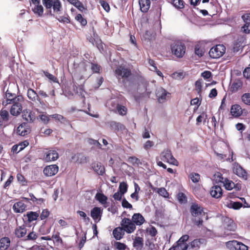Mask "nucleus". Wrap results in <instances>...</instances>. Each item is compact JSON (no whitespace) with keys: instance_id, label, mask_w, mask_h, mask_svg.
I'll return each mask as SVG.
<instances>
[{"instance_id":"72a5a7b5","label":"nucleus","mask_w":250,"mask_h":250,"mask_svg":"<svg viewBox=\"0 0 250 250\" xmlns=\"http://www.w3.org/2000/svg\"><path fill=\"white\" fill-rule=\"evenodd\" d=\"M10 240L8 237L0 239V250H7L10 245Z\"/></svg>"},{"instance_id":"a878e982","label":"nucleus","mask_w":250,"mask_h":250,"mask_svg":"<svg viewBox=\"0 0 250 250\" xmlns=\"http://www.w3.org/2000/svg\"><path fill=\"white\" fill-rule=\"evenodd\" d=\"M95 199L102 204L105 208L108 206L107 197L103 193L98 192L95 196Z\"/></svg>"},{"instance_id":"5701e85b","label":"nucleus","mask_w":250,"mask_h":250,"mask_svg":"<svg viewBox=\"0 0 250 250\" xmlns=\"http://www.w3.org/2000/svg\"><path fill=\"white\" fill-rule=\"evenodd\" d=\"M27 232V229L24 225L17 227L14 231L15 236L18 238H21L25 236Z\"/></svg>"},{"instance_id":"052dcab7","label":"nucleus","mask_w":250,"mask_h":250,"mask_svg":"<svg viewBox=\"0 0 250 250\" xmlns=\"http://www.w3.org/2000/svg\"><path fill=\"white\" fill-rule=\"evenodd\" d=\"M18 181L21 183L22 185L25 186L27 185V182L26 181L25 177L21 173H18L17 175Z\"/></svg>"},{"instance_id":"423d86ee","label":"nucleus","mask_w":250,"mask_h":250,"mask_svg":"<svg viewBox=\"0 0 250 250\" xmlns=\"http://www.w3.org/2000/svg\"><path fill=\"white\" fill-rule=\"evenodd\" d=\"M161 160L166 162L170 164L178 166L179 163L177 160L173 156L171 151L169 149L164 150L160 155Z\"/></svg>"},{"instance_id":"1a4fd4ad","label":"nucleus","mask_w":250,"mask_h":250,"mask_svg":"<svg viewBox=\"0 0 250 250\" xmlns=\"http://www.w3.org/2000/svg\"><path fill=\"white\" fill-rule=\"evenodd\" d=\"M11 118L8 111L1 109L0 111V127L7 125Z\"/></svg>"},{"instance_id":"f257e3e1","label":"nucleus","mask_w":250,"mask_h":250,"mask_svg":"<svg viewBox=\"0 0 250 250\" xmlns=\"http://www.w3.org/2000/svg\"><path fill=\"white\" fill-rule=\"evenodd\" d=\"M42 2L46 10L49 11L50 14L54 17L60 15L63 10L60 0H42Z\"/></svg>"},{"instance_id":"2f4dec72","label":"nucleus","mask_w":250,"mask_h":250,"mask_svg":"<svg viewBox=\"0 0 250 250\" xmlns=\"http://www.w3.org/2000/svg\"><path fill=\"white\" fill-rule=\"evenodd\" d=\"M151 0H139L140 10L142 12L146 13L149 10L150 6Z\"/></svg>"},{"instance_id":"8fccbe9b","label":"nucleus","mask_w":250,"mask_h":250,"mask_svg":"<svg viewBox=\"0 0 250 250\" xmlns=\"http://www.w3.org/2000/svg\"><path fill=\"white\" fill-rule=\"evenodd\" d=\"M214 179L217 183H221L223 184L224 183L225 181H226L228 178H225L223 176V175L220 172H217L214 174Z\"/></svg>"},{"instance_id":"c756f323","label":"nucleus","mask_w":250,"mask_h":250,"mask_svg":"<svg viewBox=\"0 0 250 250\" xmlns=\"http://www.w3.org/2000/svg\"><path fill=\"white\" fill-rule=\"evenodd\" d=\"M116 105L115 107L111 108V110L115 112H118L121 115H125L127 112V108L125 106L119 104L118 103H114Z\"/></svg>"},{"instance_id":"de8ad7c7","label":"nucleus","mask_w":250,"mask_h":250,"mask_svg":"<svg viewBox=\"0 0 250 250\" xmlns=\"http://www.w3.org/2000/svg\"><path fill=\"white\" fill-rule=\"evenodd\" d=\"M243 207V204L240 202L230 201L228 205V207L235 210L239 209Z\"/></svg>"},{"instance_id":"13d9d810","label":"nucleus","mask_w":250,"mask_h":250,"mask_svg":"<svg viewBox=\"0 0 250 250\" xmlns=\"http://www.w3.org/2000/svg\"><path fill=\"white\" fill-rule=\"evenodd\" d=\"M99 3L106 12H109L110 10V6L107 2L104 0H99Z\"/></svg>"},{"instance_id":"6e6d98bb","label":"nucleus","mask_w":250,"mask_h":250,"mask_svg":"<svg viewBox=\"0 0 250 250\" xmlns=\"http://www.w3.org/2000/svg\"><path fill=\"white\" fill-rule=\"evenodd\" d=\"M127 162L133 165H139L140 164H141L140 160L135 156L129 157L127 160Z\"/></svg>"},{"instance_id":"ddd939ff","label":"nucleus","mask_w":250,"mask_h":250,"mask_svg":"<svg viewBox=\"0 0 250 250\" xmlns=\"http://www.w3.org/2000/svg\"><path fill=\"white\" fill-rule=\"evenodd\" d=\"M223 185L225 189L228 190H231L234 188L235 191H238L240 190L241 189V184L238 183L235 184L233 182L229 180L228 178L225 181V182Z\"/></svg>"},{"instance_id":"cd10ccee","label":"nucleus","mask_w":250,"mask_h":250,"mask_svg":"<svg viewBox=\"0 0 250 250\" xmlns=\"http://www.w3.org/2000/svg\"><path fill=\"white\" fill-rule=\"evenodd\" d=\"M59 158L58 153L55 150H50L47 152L44 159L47 162L56 160Z\"/></svg>"},{"instance_id":"4c0bfd02","label":"nucleus","mask_w":250,"mask_h":250,"mask_svg":"<svg viewBox=\"0 0 250 250\" xmlns=\"http://www.w3.org/2000/svg\"><path fill=\"white\" fill-rule=\"evenodd\" d=\"M32 10L34 13L39 17H42L43 15L44 8L41 3L34 5Z\"/></svg>"},{"instance_id":"f3484780","label":"nucleus","mask_w":250,"mask_h":250,"mask_svg":"<svg viewBox=\"0 0 250 250\" xmlns=\"http://www.w3.org/2000/svg\"><path fill=\"white\" fill-rule=\"evenodd\" d=\"M92 169L99 175H103L105 173V167L103 165L99 162H93L91 165Z\"/></svg>"},{"instance_id":"864d4df0","label":"nucleus","mask_w":250,"mask_h":250,"mask_svg":"<svg viewBox=\"0 0 250 250\" xmlns=\"http://www.w3.org/2000/svg\"><path fill=\"white\" fill-rule=\"evenodd\" d=\"M189 237V235L187 234L181 236L177 242L181 245L187 246V248H188V245L187 244L186 242L188 240Z\"/></svg>"},{"instance_id":"79ce46f5","label":"nucleus","mask_w":250,"mask_h":250,"mask_svg":"<svg viewBox=\"0 0 250 250\" xmlns=\"http://www.w3.org/2000/svg\"><path fill=\"white\" fill-rule=\"evenodd\" d=\"M26 216L29 222H32L36 220L39 217V214L37 212L29 211L26 214Z\"/></svg>"},{"instance_id":"9d476101","label":"nucleus","mask_w":250,"mask_h":250,"mask_svg":"<svg viewBox=\"0 0 250 250\" xmlns=\"http://www.w3.org/2000/svg\"><path fill=\"white\" fill-rule=\"evenodd\" d=\"M207 240L205 238H200L195 239L188 244V247L193 250H198L202 246H206Z\"/></svg>"},{"instance_id":"a211bd4d","label":"nucleus","mask_w":250,"mask_h":250,"mask_svg":"<svg viewBox=\"0 0 250 250\" xmlns=\"http://www.w3.org/2000/svg\"><path fill=\"white\" fill-rule=\"evenodd\" d=\"M168 93L164 88L159 87L157 89L156 91V95L158 101L160 103H164L167 100V95Z\"/></svg>"},{"instance_id":"09e8293b","label":"nucleus","mask_w":250,"mask_h":250,"mask_svg":"<svg viewBox=\"0 0 250 250\" xmlns=\"http://www.w3.org/2000/svg\"><path fill=\"white\" fill-rule=\"evenodd\" d=\"M188 249L187 246L181 245L176 242L173 246L168 250H187Z\"/></svg>"},{"instance_id":"0eeeda50","label":"nucleus","mask_w":250,"mask_h":250,"mask_svg":"<svg viewBox=\"0 0 250 250\" xmlns=\"http://www.w3.org/2000/svg\"><path fill=\"white\" fill-rule=\"evenodd\" d=\"M121 226L127 233H131L136 229V226L129 218H124L121 222Z\"/></svg>"},{"instance_id":"c9c22d12","label":"nucleus","mask_w":250,"mask_h":250,"mask_svg":"<svg viewBox=\"0 0 250 250\" xmlns=\"http://www.w3.org/2000/svg\"><path fill=\"white\" fill-rule=\"evenodd\" d=\"M246 41V39L242 36L238 37L234 44V49L238 51L240 48L244 47Z\"/></svg>"},{"instance_id":"c85d7f7f","label":"nucleus","mask_w":250,"mask_h":250,"mask_svg":"<svg viewBox=\"0 0 250 250\" xmlns=\"http://www.w3.org/2000/svg\"><path fill=\"white\" fill-rule=\"evenodd\" d=\"M124 229L121 226L115 228L112 232L114 237L117 240H121L125 234Z\"/></svg>"},{"instance_id":"a19ab883","label":"nucleus","mask_w":250,"mask_h":250,"mask_svg":"<svg viewBox=\"0 0 250 250\" xmlns=\"http://www.w3.org/2000/svg\"><path fill=\"white\" fill-rule=\"evenodd\" d=\"M75 20L80 23L82 27H85L87 23V20L81 14H78L75 17Z\"/></svg>"},{"instance_id":"dca6fc26","label":"nucleus","mask_w":250,"mask_h":250,"mask_svg":"<svg viewBox=\"0 0 250 250\" xmlns=\"http://www.w3.org/2000/svg\"><path fill=\"white\" fill-rule=\"evenodd\" d=\"M29 125L26 123L21 124L17 129V133L21 136H25L30 132Z\"/></svg>"},{"instance_id":"338daca9","label":"nucleus","mask_w":250,"mask_h":250,"mask_svg":"<svg viewBox=\"0 0 250 250\" xmlns=\"http://www.w3.org/2000/svg\"><path fill=\"white\" fill-rule=\"evenodd\" d=\"M147 232L149 235L152 237H154L157 234V230L154 227H151L150 228L147 229Z\"/></svg>"},{"instance_id":"a18cd8bd","label":"nucleus","mask_w":250,"mask_h":250,"mask_svg":"<svg viewBox=\"0 0 250 250\" xmlns=\"http://www.w3.org/2000/svg\"><path fill=\"white\" fill-rule=\"evenodd\" d=\"M75 157H77V161L79 163H86L88 161V158H87L82 154L77 153V154H75L74 157H72V159H73Z\"/></svg>"},{"instance_id":"39448f33","label":"nucleus","mask_w":250,"mask_h":250,"mask_svg":"<svg viewBox=\"0 0 250 250\" xmlns=\"http://www.w3.org/2000/svg\"><path fill=\"white\" fill-rule=\"evenodd\" d=\"M226 50V47L223 44H217L210 49L208 54L211 58L218 59L223 56Z\"/></svg>"},{"instance_id":"393cba45","label":"nucleus","mask_w":250,"mask_h":250,"mask_svg":"<svg viewBox=\"0 0 250 250\" xmlns=\"http://www.w3.org/2000/svg\"><path fill=\"white\" fill-rule=\"evenodd\" d=\"M67 1L70 4L73 5L80 11L83 12L87 10L86 6H85L79 0H67Z\"/></svg>"},{"instance_id":"7ed1b4c3","label":"nucleus","mask_w":250,"mask_h":250,"mask_svg":"<svg viewBox=\"0 0 250 250\" xmlns=\"http://www.w3.org/2000/svg\"><path fill=\"white\" fill-rule=\"evenodd\" d=\"M114 73L118 81H122L124 85L128 81L129 78L132 75L130 68L125 65H120L117 66L114 71Z\"/></svg>"},{"instance_id":"37998d69","label":"nucleus","mask_w":250,"mask_h":250,"mask_svg":"<svg viewBox=\"0 0 250 250\" xmlns=\"http://www.w3.org/2000/svg\"><path fill=\"white\" fill-rule=\"evenodd\" d=\"M173 2H170L176 8L178 9H183L185 7V2L183 0H174Z\"/></svg>"},{"instance_id":"3c124183","label":"nucleus","mask_w":250,"mask_h":250,"mask_svg":"<svg viewBox=\"0 0 250 250\" xmlns=\"http://www.w3.org/2000/svg\"><path fill=\"white\" fill-rule=\"evenodd\" d=\"M241 100L244 104L250 106V93L243 94L241 96Z\"/></svg>"},{"instance_id":"e433bc0d","label":"nucleus","mask_w":250,"mask_h":250,"mask_svg":"<svg viewBox=\"0 0 250 250\" xmlns=\"http://www.w3.org/2000/svg\"><path fill=\"white\" fill-rule=\"evenodd\" d=\"M18 102H24V99L22 96L19 95L18 98H14L13 100H3L2 101V105L4 106H6L8 104L13 105L15 104Z\"/></svg>"},{"instance_id":"bf43d9fd","label":"nucleus","mask_w":250,"mask_h":250,"mask_svg":"<svg viewBox=\"0 0 250 250\" xmlns=\"http://www.w3.org/2000/svg\"><path fill=\"white\" fill-rule=\"evenodd\" d=\"M38 237V235L34 231L30 232L26 236L25 240H35Z\"/></svg>"},{"instance_id":"603ef678","label":"nucleus","mask_w":250,"mask_h":250,"mask_svg":"<svg viewBox=\"0 0 250 250\" xmlns=\"http://www.w3.org/2000/svg\"><path fill=\"white\" fill-rule=\"evenodd\" d=\"M189 178L193 183H197L200 180V175L197 173L192 172L189 175Z\"/></svg>"},{"instance_id":"f8f14e48","label":"nucleus","mask_w":250,"mask_h":250,"mask_svg":"<svg viewBox=\"0 0 250 250\" xmlns=\"http://www.w3.org/2000/svg\"><path fill=\"white\" fill-rule=\"evenodd\" d=\"M93 29V37L89 40V42H91L93 45H96L99 50H103L104 47L102 41L96 33L94 27Z\"/></svg>"},{"instance_id":"2eb2a0df","label":"nucleus","mask_w":250,"mask_h":250,"mask_svg":"<svg viewBox=\"0 0 250 250\" xmlns=\"http://www.w3.org/2000/svg\"><path fill=\"white\" fill-rule=\"evenodd\" d=\"M23 103V102H18L16 104L12 105L10 109V114L14 116L19 115L22 112Z\"/></svg>"},{"instance_id":"473e14b6","label":"nucleus","mask_w":250,"mask_h":250,"mask_svg":"<svg viewBox=\"0 0 250 250\" xmlns=\"http://www.w3.org/2000/svg\"><path fill=\"white\" fill-rule=\"evenodd\" d=\"M243 86V82L240 80L234 81L231 84L230 90L232 93H235L241 89Z\"/></svg>"},{"instance_id":"69168bd1","label":"nucleus","mask_w":250,"mask_h":250,"mask_svg":"<svg viewBox=\"0 0 250 250\" xmlns=\"http://www.w3.org/2000/svg\"><path fill=\"white\" fill-rule=\"evenodd\" d=\"M146 245L148 250H157L155 244L150 240H148L146 242Z\"/></svg>"},{"instance_id":"c03bdc74","label":"nucleus","mask_w":250,"mask_h":250,"mask_svg":"<svg viewBox=\"0 0 250 250\" xmlns=\"http://www.w3.org/2000/svg\"><path fill=\"white\" fill-rule=\"evenodd\" d=\"M177 199L181 204H185L188 202V199L186 195L183 192H179L177 195Z\"/></svg>"},{"instance_id":"6ab92c4d","label":"nucleus","mask_w":250,"mask_h":250,"mask_svg":"<svg viewBox=\"0 0 250 250\" xmlns=\"http://www.w3.org/2000/svg\"><path fill=\"white\" fill-rule=\"evenodd\" d=\"M210 194L212 197L216 199H219L221 198L222 196L223 190L221 187L219 186H213L210 188Z\"/></svg>"},{"instance_id":"412c9836","label":"nucleus","mask_w":250,"mask_h":250,"mask_svg":"<svg viewBox=\"0 0 250 250\" xmlns=\"http://www.w3.org/2000/svg\"><path fill=\"white\" fill-rule=\"evenodd\" d=\"M102 213L103 211L100 208L94 207L91 209L90 215L95 222H98L101 220Z\"/></svg>"},{"instance_id":"aec40b11","label":"nucleus","mask_w":250,"mask_h":250,"mask_svg":"<svg viewBox=\"0 0 250 250\" xmlns=\"http://www.w3.org/2000/svg\"><path fill=\"white\" fill-rule=\"evenodd\" d=\"M226 245L229 247L231 246L234 247L235 250H248V247L241 242L236 240L230 241L226 243Z\"/></svg>"},{"instance_id":"20e7f679","label":"nucleus","mask_w":250,"mask_h":250,"mask_svg":"<svg viewBox=\"0 0 250 250\" xmlns=\"http://www.w3.org/2000/svg\"><path fill=\"white\" fill-rule=\"evenodd\" d=\"M170 48L172 54L177 58H181L185 54L186 47L182 42H174L171 45Z\"/></svg>"},{"instance_id":"4d7b16f0","label":"nucleus","mask_w":250,"mask_h":250,"mask_svg":"<svg viewBox=\"0 0 250 250\" xmlns=\"http://www.w3.org/2000/svg\"><path fill=\"white\" fill-rule=\"evenodd\" d=\"M91 69L93 73H99L102 69L101 66L97 63H91Z\"/></svg>"},{"instance_id":"774afa93","label":"nucleus","mask_w":250,"mask_h":250,"mask_svg":"<svg viewBox=\"0 0 250 250\" xmlns=\"http://www.w3.org/2000/svg\"><path fill=\"white\" fill-rule=\"evenodd\" d=\"M242 30L245 33H250V23H245L244 26L242 27Z\"/></svg>"},{"instance_id":"4468645a","label":"nucleus","mask_w":250,"mask_h":250,"mask_svg":"<svg viewBox=\"0 0 250 250\" xmlns=\"http://www.w3.org/2000/svg\"><path fill=\"white\" fill-rule=\"evenodd\" d=\"M59 167L56 165H51L45 167L43 170V173L46 176H52L58 173Z\"/></svg>"},{"instance_id":"9b49d317","label":"nucleus","mask_w":250,"mask_h":250,"mask_svg":"<svg viewBox=\"0 0 250 250\" xmlns=\"http://www.w3.org/2000/svg\"><path fill=\"white\" fill-rule=\"evenodd\" d=\"M22 117L23 120L27 123H33L36 118L35 113L29 109H25L22 112Z\"/></svg>"},{"instance_id":"4be33fe9","label":"nucleus","mask_w":250,"mask_h":250,"mask_svg":"<svg viewBox=\"0 0 250 250\" xmlns=\"http://www.w3.org/2000/svg\"><path fill=\"white\" fill-rule=\"evenodd\" d=\"M27 206L20 201L15 203L13 206V209L15 213H23L26 209Z\"/></svg>"},{"instance_id":"6e6552de","label":"nucleus","mask_w":250,"mask_h":250,"mask_svg":"<svg viewBox=\"0 0 250 250\" xmlns=\"http://www.w3.org/2000/svg\"><path fill=\"white\" fill-rule=\"evenodd\" d=\"M232 166V171L234 174L244 180H246L247 179L248 174L247 171L239 163L234 162Z\"/></svg>"},{"instance_id":"7c9ffc66","label":"nucleus","mask_w":250,"mask_h":250,"mask_svg":"<svg viewBox=\"0 0 250 250\" xmlns=\"http://www.w3.org/2000/svg\"><path fill=\"white\" fill-rule=\"evenodd\" d=\"M133 246L136 250H142L144 247V239L139 236L136 237L133 240Z\"/></svg>"},{"instance_id":"f03ea898","label":"nucleus","mask_w":250,"mask_h":250,"mask_svg":"<svg viewBox=\"0 0 250 250\" xmlns=\"http://www.w3.org/2000/svg\"><path fill=\"white\" fill-rule=\"evenodd\" d=\"M190 212L194 219H192V222L194 225L199 226L203 225V220L200 218V216L204 214V208L196 203H192L189 208Z\"/></svg>"},{"instance_id":"58836bf2","label":"nucleus","mask_w":250,"mask_h":250,"mask_svg":"<svg viewBox=\"0 0 250 250\" xmlns=\"http://www.w3.org/2000/svg\"><path fill=\"white\" fill-rule=\"evenodd\" d=\"M109 125L111 129L115 131H119L120 130H121L125 128V126L123 124L115 121H111L109 122Z\"/></svg>"},{"instance_id":"e2e57ef3","label":"nucleus","mask_w":250,"mask_h":250,"mask_svg":"<svg viewBox=\"0 0 250 250\" xmlns=\"http://www.w3.org/2000/svg\"><path fill=\"white\" fill-rule=\"evenodd\" d=\"M195 88L196 90L197 91L198 94H200L202 91V80L199 79L197 80L195 83Z\"/></svg>"},{"instance_id":"0e129e2a","label":"nucleus","mask_w":250,"mask_h":250,"mask_svg":"<svg viewBox=\"0 0 250 250\" xmlns=\"http://www.w3.org/2000/svg\"><path fill=\"white\" fill-rule=\"evenodd\" d=\"M50 215V211L48 209H44L42 210L41 215L40 218L41 220H43L47 218Z\"/></svg>"},{"instance_id":"680f3d73","label":"nucleus","mask_w":250,"mask_h":250,"mask_svg":"<svg viewBox=\"0 0 250 250\" xmlns=\"http://www.w3.org/2000/svg\"><path fill=\"white\" fill-rule=\"evenodd\" d=\"M18 98V96H17L15 93H12L9 90H7L5 93V97L4 100H13L14 98Z\"/></svg>"},{"instance_id":"b1692460","label":"nucleus","mask_w":250,"mask_h":250,"mask_svg":"<svg viewBox=\"0 0 250 250\" xmlns=\"http://www.w3.org/2000/svg\"><path fill=\"white\" fill-rule=\"evenodd\" d=\"M230 113L234 117H239L243 113L241 106L238 104H235L231 106L230 108Z\"/></svg>"},{"instance_id":"f704fd0d","label":"nucleus","mask_w":250,"mask_h":250,"mask_svg":"<svg viewBox=\"0 0 250 250\" xmlns=\"http://www.w3.org/2000/svg\"><path fill=\"white\" fill-rule=\"evenodd\" d=\"M57 20L61 23L64 24H68L71 23V19L68 14L64 12L62 16L57 15L55 16Z\"/></svg>"},{"instance_id":"bb28decb","label":"nucleus","mask_w":250,"mask_h":250,"mask_svg":"<svg viewBox=\"0 0 250 250\" xmlns=\"http://www.w3.org/2000/svg\"><path fill=\"white\" fill-rule=\"evenodd\" d=\"M131 220L134 223L135 226H141L145 221L144 217L139 213H134L132 216Z\"/></svg>"},{"instance_id":"49530a36","label":"nucleus","mask_w":250,"mask_h":250,"mask_svg":"<svg viewBox=\"0 0 250 250\" xmlns=\"http://www.w3.org/2000/svg\"><path fill=\"white\" fill-rule=\"evenodd\" d=\"M50 115L49 116L47 115L46 113H43L42 114H40L38 117L37 118L39 119H40L42 122L44 124H47L49 121H50Z\"/></svg>"},{"instance_id":"5fc2aeb1","label":"nucleus","mask_w":250,"mask_h":250,"mask_svg":"<svg viewBox=\"0 0 250 250\" xmlns=\"http://www.w3.org/2000/svg\"><path fill=\"white\" fill-rule=\"evenodd\" d=\"M128 188V186L127 184L125 182H122L119 185V191L120 192L122 193V194H124L127 192Z\"/></svg>"},{"instance_id":"ea45409f","label":"nucleus","mask_w":250,"mask_h":250,"mask_svg":"<svg viewBox=\"0 0 250 250\" xmlns=\"http://www.w3.org/2000/svg\"><path fill=\"white\" fill-rule=\"evenodd\" d=\"M27 95L28 98L33 102H36L39 97L36 92L32 88H29L27 90Z\"/></svg>"}]
</instances>
